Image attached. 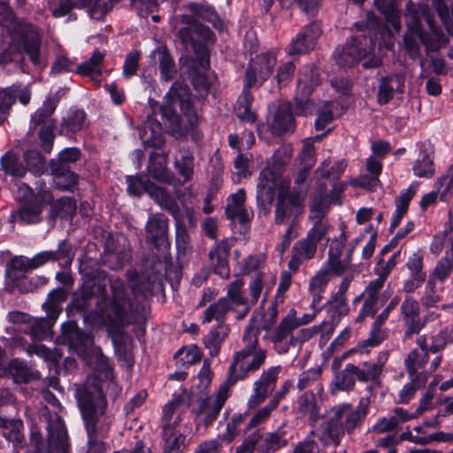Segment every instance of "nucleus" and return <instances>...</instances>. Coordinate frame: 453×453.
<instances>
[{
	"label": "nucleus",
	"instance_id": "58",
	"mask_svg": "<svg viewBox=\"0 0 453 453\" xmlns=\"http://www.w3.org/2000/svg\"><path fill=\"white\" fill-rule=\"evenodd\" d=\"M196 8L197 6L196 4H190V10L196 12L198 17L211 22L213 27L219 31L224 29V24L222 20L212 8L208 5H202L199 10H196Z\"/></svg>",
	"mask_w": 453,
	"mask_h": 453
},
{
	"label": "nucleus",
	"instance_id": "17",
	"mask_svg": "<svg viewBox=\"0 0 453 453\" xmlns=\"http://www.w3.org/2000/svg\"><path fill=\"white\" fill-rule=\"evenodd\" d=\"M320 35L321 28L319 24L314 22L304 27L287 47V54L289 56L304 54L313 50Z\"/></svg>",
	"mask_w": 453,
	"mask_h": 453
},
{
	"label": "nucleus",
	"instance_id": "57",
	"mask_svg": "<svg viewBox=\"0 0 453 453\" xmlns=\"http://www.w3.org/2000/svg\"><path fill=\"white\" fill-rule=\"evenodd\" d=\"M265 257L263 255H250L239 262V269L242 274L259 273L264 267Z\"/></svg>",
	"mask_w": 453,
	"mask_h": 453
},
{
	"label": "nucleus",
	"instance_id": "50",
	"mask_svg": "<svg viewBox=\"0 0 453 453\" xmlns=\"http://www.w3.org/2000/svg\"><path fill=\"white\" fill-rule=\"evenodd\" d=\"M397 2H374L376 7L384 15V18L391 27L398 31L400 29V14Z\"/></svg>",
	"mask_w": 453,
	"mask_h": 453
},
{
	"label": "nucleus",
	"instance_id": "15",
	"mask_svg": "<svg viewBox=\"0 0 453 453\" xmlns=\"http://www.w3.org/2000/svg\"><path fill=\"white\" fill-rule=\"evenodd\" d=\"M229 385L227 381L221 384L215 395L208 396L200 403L197 417L205 426H209L218 418L229 397Z\"/></svg>",
	"mask_w": 453,
	"mask_h": 453
},
{
	"label": "nucleus",
	"instance_id": "12",
	"mask_svg": "<svg viewBox=\"0 0 453 453\" xmlns=\"http://www.w3.org/2000/svg\"><path fill=\"white\" fill-rule=\"evenodd\" d=\"M277 64V57L273 52L261 53L252 58L246 70L244 81L258 88L269 79Z\"/></svg>",
	"mask_w": 453,
	"mask_h": 453
},
{
	"label": "nucleus",
	"instance_id": "10",
	"mask_svg": "<svg viewBox=\"0 0 453 453\" xmlns=\"http://www.w3.org/2000/svg\"><path fill=\"white\" fill-rule=\"evenodd\" d=\"M127 192L130 195L140 196L148 193L162 208L173 211L175 203L171 195L160 187L156 186L145 176H127Z\"/></svg>",
	"mask_w": 453,
	"mask_h": 453
},
{
	"label": "nucleus",
	"instance_id": "53",
	"mask_svg": "<svg viewBox=\"0 0 453 453\" xmlns=\"http://www.w3.org/2000/svg\"><path fill=\"white\" fill-rule=\"evenodd\" d=\"M244 280L241 278L236 279L231 282L227 288V295L224 298H227L232 307L237 305H245L248 303V299L242 295V288Z\"/></svg>",
	"mask_w": 453,
	"mask_h": 453
},
{
	"label": "nucleus",
	"instance_id": "41",
	"mask_svg": "<svg viewBox=\"0 0 453 453\" xmlns=\"http://www.w3.org/2000/svg\"><path fill=\"white\" fill-rule=\"evenodd\" d=\"M58 100L55 98H47L42 105L31 116L30 123L33 127L44 125L45 123L57 122L50 119V116L55 111Z\"/></svg>",
	"mask_w": 453,
	"mask_h": 453
},
{
	"label": "nucleus",
	"instance_id": "33",
	"mask_svg": "<svg viewBox=\"0 0 453 453\" xmlns=\"http://www.w3.org/2000/svg\"><path fill=\"white\" fill-rule=\"evenodd\" d=\"M233 309L227 298H219L217 302L210 304L203 311L202 323L207 324L212 320L224 323L226 315Z\"/></svg>",
	"mask_w": 453,
	"mask_h": 453
},
{
	"label": "nucleus",
	"instance_id": "46",
	"mask_svg": "<svg viewBox=\"0 0 453 453\" xmlns=\"http://www.w3.org/2000/svg\"><path fill=\"white\" fill-rule=\"evenodd\" d=\"M453 270V241L449 243V250L445 252V255L438 261L435 268L430 276L438 280L439 282H443L451 273Z\"/></svg>",
	"mask_w": 453,
	"mask_h": 453
},
{
	"label": "nucleus",
	"instance_id": "20",
	"mask_svg": "<svg viewBox=\"0 0 453 453\" xmlns=\"http://www.w3.org/2000/svg\"><path fill=\"white\" fill-rule=\"evenodd\" d=\"M399 302L400 298L398 296H394L388 304V306L383 310V311L373 322L370 337L357 345V349L361 353L368 351L366 349V347H375L383 342V340L386 337V334L385 332L382 331L380 327L382 324L385 322V320L388 319L390 311L395 308Z\"/></svg>",
	"mask_w": 453,
	"mask_h": 453
},
{
	"label": "nucleus",
	"instance_id": "43",
	"mask_svg": "<svg viewBox=\"0 0 453 453\" xmlns=\"http://www.w3.org/2000/svg\"><path fill=\"white\" fill-rule=\"evenodd\" d=\"M296 411L301 416L308 417L311 420H315L318 418L319 410L312 392H305L299 396Z\"/></svg>",
	"mask_w": 453,
	"mask_h": 453
},
{
	"label": "nucleus",
	"instance_id": "24",
	"mask_svg": "<svg viewBox=\"0 0 453 453\" xmlns=\"http://www.w3.org/2000/svg\"><path fill=\"white\" fill-rule=\"evenodd\" d=\"M246 194L243 188L230 195L227 198L226 214L231 219H238L241 223L249 221L253 217L250 209L244 207Z\"/></svg>",
	"mask_w": 453,
	"mask_h": 453
},
{
	"label": "nucleus",
	"instance_id": "56",
	"mask_svg": "<svg viewBox=\"0 0 453 453\" xmlns=\"http://www.w3.org/2000/svg\"><path fill=\"white\" fill-rule=\"evenodd\" d=\"M80 8H86L91 19L99 20L112 8V2H82Z\"/></svg>",
	"mask_w": 453,
	"mask_h": 453
},
{
	"label": "nucleus",
	"instance_id": "48",
	"mask_svg": "<svg viewBox=\"0 0 453 453\" xmlns=\"http://www.w3.org/2000/svg\"><path fill=\"white\" fill-rule=\"evenodd\" d=\"M332 203L331 199L326 194V188H321L312 198V202L310 206V217L312 219H324L325 214Z\"/></svg>",
	"mask_w": 453,
	"mask_h": 453
},
{
	"label": "nucleus",
	"instance_id": "8",
	"mask_svg": "<svg viewBox=\"0 0 453 453\" xmlns=\"http://www.w3.org/2000/svg\"><path fill=\"white\" fill-rule=\"evenodd\" d=\"M181 42L185 45L192 47L203 69L209 67V55L205 45L213 43L215 37L213 33L204 25L193 21L188 27L179 31Z\"/></svg>",
	"mask_w": 453,
	"mask_h": 453
},
{
	"label": "nucleus",
	"instance_id": "7",
	"mask_svg": "<svg viewBox=\"0 0 453 453\" xmlns=\"http://www.w3.org/2000/svg\"><path fill=\"white\" fill-rule=\"evenodd\" d=\"M290 180L282 179L275 205V223L297 222L305 211L306 189L289 191Z\"/></svg>",
	"mask_w": 453,
	"mask_h": 453
},
{
	"label": "nucleus",
	"instance_id": "64",
	"mask_svg": "<svg viewBox=\"0 0 453 453\" xmlns=\"http://www.w3.org/2000/svg\"><path fill=\"white\" fill-rule=\"evenodd\" d=\"M435 190L440 194V199L447 202L451 197V189L453 188V179L447 173L440 176L434 183Z\"/></svg>",
	"mask_w": 453,
	"mask_h": 453
},
{
	"label": "nucleus",
	"instance_id": "5",
	"mask_svg": "<svg viewBox=\"0 0 453 453\" xmlns=\"http://www.w3.org/2000/svg\"><path fill=\"white\" fill-rule=\"evenodd\" d=\"M292 156V145L285 144L274 152L270 161H268L267 166L260 172L257 184V202L260 208L265 211L268 210L274 198L279 175L284 167L289 164Z\"/></svg>",
	"mask_w": 453,
	"mask_h": 453
},
{
	"label": "nucleus",
	"instance_id": "62",
	"mask_svg": "<svg viewBox=\"0 0 453 453\" xmlns=\"http://www.w3.org/2000/svg\"><path fill=\"white\" fill-rule=\"evenodd\" d=\"M296 65L293 62L281 63L276 72L275 80L280 88L286 87L292 81Z\"/></svg>",
	"mask_w": 453,
	"mask_h": 453
},
{
	"label": "nucleus",
	"instance_id": "61",
	"mask_svg": "<svg viewBox=\"0 0 453 453\" xmlns=\"http://www.w3.org/2000/svg\"><path fill=\"white\" fill-rule=\"evenodd\" d=\"M54 261H58L59 265L68 266L73 259V252L71 244L66 241L59 242L58 250H52Z\"/></svg>",
	"mask_w": 453,
	"mask_h": 453
},
{
	"label": "nucleus",
	"instance_id": "52",
	"mask_svg": "<svg viewBox=\"0 0 453 453\" xmlns=\"http://www.w3.org/2000/svg\"><path fill=\"white\" fill-rule=\"evenodd\" d=\"M85 121L86 114L84 111L73 110L63 119L62 129L71 133L78 132L85 127Z\"/></svg>",
	"mask_w": 453,
	"mask_h": 453
},
{
	"label": "nucleus",
	"instance_id": "19",
	"mask_svg": "<svg viewBox=\"0 0 453 453\" xmlns=\"http://www.w3.org/2000/svg\"><path fill=\"white\" fill-rule=\"evenodd\" d=\"M429 359L428 354L424 349H413L404 359V367L410 380L419 383H426L428 372L424 370Z\"/></svg>",
	"mask_w": 453,
	"mask_h": 453
},
{
	"label": "nucleus",
	"instance_id": "60",
	"mask_svg": "<svg viewBox=\"0 0 453 453\" xmlns=\"http://www.w3.org/2000/svg\"><path fill=\"white\" fill-rule=\"evenodd\" d=\"M425 384L426 383H419L416 380H410V381L404 384L399 390L395 403L400 404L409 403L414 397L417 390L424 387Z\"/></svg>",
	"mask_w": 453,
	"mask_h": 453
},
{
	"label": "nucleus",
	"instance_id": "16",
	"mask_svg": "<svg viewBox=\"0 0 453 453\" xmlns=\"http://www.w3.org/2000/svg\"><path fill=\"white\" fill-rule=\"evenodd\" d=\"M295 314H296V311L291 310L270 337L276 352L279 354L287 353L289 347L294 346L297 342V339L293 335V331L296 328Z\"/></svg>",
	"mask_w": 453,
	"mask_h": 453
},
{
	"label": "nucleus",
	"instance_id": "25",
	"mask_svg": "<svg viewBox=\"0 0 453 453\" xmlns=\"http://www.w3.org/2000/svg\"><path fill=\"white\" fill-rule=\"evenodd\" d=\"M404 83L405 76L402 73L381 78L377 95L380 104H388L394 97L395 90L403 92Z\"/></svg>",
	"mask_w": 453,
	"mask_h": 453
},
{
	"label": "nucleus",
	"instance_id": "23",
	"mask_svg": "<svg viewBox=\"0 0 453 453\" xmlns=\"http://www.w3.org/2000/svg\"><path fill=\"white\" fill-rule=\"evenodd\" d=\"M317 249L318 247L307 236L298 240L292 248L291 259L288 265L289 271L297 272L303 262L315 257Z\"/></svg>",
	"mask_w": 453,
	"mask_h": 453
},
{
	"label": "nucleus",
	"instance_id": "42",
	"mask_svg": "<svg viewBox=\"0 0 453 453\" xmlns=\"http://www.w3.org/2000/svg\"><path fill=\"white\" fill-rule=\"evenodd\" d=\"M356 379L352 369V364H347L342 371L335 376L331 387L332 394L337 391H349L355 387Z\"/></svg>",
	"mask_w": 453,
	"mask_h": 453
},
{
	"label": "nucleus",
	"instance_id": "9",
	"mask_svg": "<svg viewBox=\"0 0 453 453\" xmlns=\"http://www.w3.org/2000/svg\"><path fill=\"white\" fill-rule=\"evenodd\" d=\"M319 83V76L315 65H304L300 71L295 96V111L297 114L311 113V104L309 98Z\"/></svg>",
	"mask_w": 453,
	"mask_h": 453
},
{
	"label": "nucleus",
	"instance_id": "32",
	"mask_svg": "<svg viewBox=\"0 0 453 453\" xmlns=\"http://www.w3.org/2000/svg\"><path fill=\"white\" fill-rule=\"evenodd\" d=\"M417 188L411 185L408 188L403 190L399 196L395 199V210L392 217L390 230L393 231L397 227L406 214L410 202L416 194Z\"/></svg>",
	"mask_w": 453,
	"mask_h": 453
},
{
	"label": "nucleus",
	"instance_id": "54",
	"mask_svg": "<svg viewBox=\"0 0 453 453\" xmlns=\"http://www.w3.org/2000/svg\"><path fill=\"white\" fill-rule=\"evenodd\" d=\"M202 353L196 345H189L180 349L176 354L177 363L181 365H192L201 360Z\"/></svg>",
	"mask_w": 453,
	"mask_h": 453
},
{
	"label": "nucleus",
	"instance_id": "14",
	"mask_svg": "<svg viewBox=\"0 0 453 453\" xmlns=\"http://www.w3.org/2000/svg\"><path fill=\"white\" fill-rule=\"evenodd\" d=\"M400 319L404 326V339L418 334L426 326V320L420 317L419 303L412 296H406L400 306Z\"/></svg>",
	"mask_w": 453,
	"mask_h": 453
},
{
	"label": "nucleus",
	"instance_id": "34",
	"mask_svg": "<svg viewBox=\"0 0 453 453\" xmlns=\"http://www.w3.org/2000/svg\"><path fill=\"white\" fill-rule=\"evenodd\" d=\"M294 127V118L291 108L288 104H282L276 111L273 122L272 124L273 132L280 135L281 134L292 130Z\"/></svg>",
	"mask_w": 453,
	"mask_h": 453
},
{
	"label": "nucleus",
	"instance_id": "21",
	"mask_svg": "<svg viewBox=\"0 0 453 453\" xmlns=\"http://www.w3.org/2000/svg\"><path fill=\"white\" fill-rule=\"evenodd\" d=\"M232 245V241L222 240L216 243L209 253L210 264L214 273L224 279H227L230 275L228 255Z\"/></svg>",
	"mask_w": 453,
	"mask_h": 453
},
{
	"label": "nucleus",
	"instance_id": "28",
	"mask_svg": "<svg viewBox=\"0 0 453 453\" xmlns=\"http://www.w3.org/2000/svg\"><path fill=\"white\" fill-rule=\"evenodd\" d=\"M386 280L377 276V278L369 282L363 292L365 298L363 307L360 311V316H373L377 311L378 295L384 286Z\"/></svg>",
	"mask_w": 453,
	"mask_h": 453
},
{
	"label": "nucleus",
	"instance_id": "38",
	"mask_svg": "<svg viewBox=\"0 0 453 453\" xmlns=\"http://www.w3.org/2000/svg\"><path fill=\"white\" fill-rule=\"evenodd\" d=\"M154 58H157L160 75L164 81H171L176 73L173 60L165 46H159L153 51Z\"/></svg>",
	"mask_w": 453,
	"mask_h": 453
},
{
	"label": "nucleus",
	"instance_id": "6",
	"mask_svg": "<svg viewBox=\"0 0 453 453\" xmlns=\"http://www.w3.org/2000/svg\"><path fill=\"white\" fill-rule=\"evenodd\" d=\"M375 43L372 35H361L354 37L347 42L344 46L337 48L334 53V58L341 67H351L364 59L363 65L365 68L378 67L381 59L374 53Z\"/></svg>",
	"mask_w": 453,
	"mask_h": 453
},
{
	"label": "nucleus",
	"instance_id": "27",
	"mask_svg": "<svg viewBox=\"0 0 453 453\" xmlns=\"http://www.w3.org/2000/svg\"><path fill=\"white\" fill-rule=\"evenodd\" d=\"M48 439L51 447L65 451L68 446L67 431L63 419L57 414L48 422Z\"/></svg>",
	"mask_w": 453,
	"mask_h": 453
},
{
	"label": "nucleus",
	"instance_id": "63",
	"mask_svg": "<svg viewBox=\"0 0 453 453\" xmlns=\"http://www.w3.org/2000/svg\"><path fill=\"white\" fill-rule=\"evenodd\" d=\"M24 159L27 163V168L39 174L42 172L45 165V160L42 157L41 153L35 150H30L25 152Z\"/></svg>",
	"mask_w": 453,
	"mask_h": 453
},
{
	"label": "nucleus",
	"instance_id": "30",
	"mask_svg": "<svg viewBox=\"0 0 453 453\" xmlns=\"http://www.w3.org/2000/svg\"><path fill=\"white\" fill-rule=\"evenodd\" d=\"M149 174L161 182H170L173 179L167 169V157L165 154L153 153L147 167Z\"/></svg>",
	"mask_w": 453,
	"mask_h": 453
},
{
	"label": "nucleus",
	"instance_id": "13",
	"mask_svg": "<svg viewBox=\"0 0 453 453\" xmlns=\"http://www.w3.org/2000/svg\"><path fill=\"white\" fill-rule=\"evenodd\" d=\"M280 370V366H272L264 371L259 378L254 381L252 393L247 402L249 410L256 409L265 401L275 388Z\"/></svg>",
	"mask_w": 453,
	"mask_h": 453
},
{
	"label": "nucleus",
	"instance_id": "4",
	"mask_svg": "<svg viewBox=\"0 0 453 453\" xmlns=\"http://www.w3.org/2000/svg\"><path fill=\"white\" fill-rule=\"evenodd\" d=\"M111 295L98 303V317L109 333L119 334L132 320L133 306L121 279L110 280Z\"/></svg>",
	"mask_w": 453,
	"mask_h": 453
},
{
	"label": "nucleus",
	"instance_id": "18",
	"mask_svg": "<svg viewBox=\"0 0 453 453\" xmlns=\"http://www.w3.org/2000/svg\"><path fill=\"white\" fill-rule=\"evenodd\" d=\"M168 107L179 105L180 110L187 114L188 126L193 127L196 122V116L191 105L189 88L180 82H174L165 96Z\"/></svg>",
	"mask_w": 453,
	"mask_h": 453
},
{
	"label": "nucleus",
	"instance_id": "1",
	"mask_svg": "<svg viewBox=\"0 0 453 453\" xmlns=\"http://www.w3.org/2000/svg\"><path fill=\"white\" fill-rule=\"evenodd\" d=\"M369 406V398L362 397L356 407L350 403H341L332 407L325 420L311 433L312 439L308 438L300 442L293 453H321L316 439L324 446L332 443L339 445L345 433L351 434L363 426Z\"/></svg>",
	"mask_w": 453,
	"mask_h": 453
},
{
	"label": "nucleus",
	"instance_id": "59",
	"mask_svg": "<svg viewBox=\"0 0 453 453\" xmlns=\"http://www.w3.org/2000/svg\"><path fill=\"white\" fill-rule=\"evenodd\" d=\"M245 421V414H234L231 420L227 422L225 433L222 434L221 439L226 443L231 442L239 434L240 426Z\"/></svg>",
	"mask_w": 453,
	"mask_h": 453
},
{
	"label": "nucleus",
	"instance_id": "26",
	"mask_svg": "<svg viewBox=\"0 0 453 453\" xmlns=\"http://www.w3.org/2000/svg\"><path fill=\"white\" fill-rule=\"evenodd\" d=\"M412 171L415 176L418 178L430 179L435 173L433 150L430 144L422 143L419 149V154L415 160Z\"/></svg>",
	"mask_w": 453,
	"mask_h": 453
},
{
	"label": "nucleus",
	"instance_id": "36",
	"mask_svg": "<svg viewBox=\"0 0 453 453\" xmlns=\"http://www.w3.org/2000/svg\"><path fill=\"white\" fill-rule=\"evenodd\" d=\"M63 342H66L70 348H78L89 342L88 335L82 333L76 323L70 321L63 324L62 336Z\"/></svg>",
	"mask_w": 453,
	"mask_h": 453
},
{
	"label": "nucleus",
	"instance_id": "45",
	"mask_svg": "<svg viewBox=\"0 0 453 453\" xmlns=\"http://www.w3.org/2000/svg\"><path fill=\"white\" fill-rule=\"evenodd\" d=\"M325 134L306 138L303 142V148L297 160L301 167L310 170L315 164L314 142L320 141Z\"/></svg>",
	"mask_w": 453,
	"mask_h": 453
},
{
	"label": "nucleus",
	"instance_id": "29",
	"mask_svg": "<svg viewBox=\"0 0 453 453\" xmlns=\"http://www.w3.org/2000/svg\"><path fill=\"white\" fill-rule=\"evenodd\" d=\"M229 328L225 323H219L212 327L203 338L205 349L209 350L211 357L219 354L221 345L227 337Z\"/></svg>",
	"mask_w": 453,
	"mask_h": 453
},
{
	"label": "nucleus",
	"instance_id": "55",
	"mask_svg": "<svg viewBox=\"0 0 453 453\" xmlns=\"http://www.w3.org/2000/svg\"><path fill=\"white\" fill-rule=\"evenodd\" d=\"M180 157L176 159L175 167L185 180H188L193 174L194 157L188 150H180Z\"/></svg>",
	"mask_w": 453,
	"mask_h": 453
},
{
	"label": "nucleus",
	"instance_id": "40",
	"mask_svg": "<svg viewBox=\"0 0 453 453\" xmlns=\"http://www.w3.org/2000/svg\"><path fill=\"white\" fill-rule=\"evenodd\" d=\"M43 203L37 199L24 202L19 210V219L26 224H35L41 220Z\"/></svg>",
	"mask_w": 453,
	"mask_h": 453
},
{
	"label": "nucleus",
	"instance_id": "22",
	"mask_svg": "<svg viewBox=\"0 0 453 453\" xmlns=\"http://www.w3.org/2000/svg\"><path fill=\"white\" fill-rule=\"evenodd\" d=\"M167 219L162 214L152 215L149 218L146 231L147 237L158 249L166 250L169 247L167 242Z\"/></svg>",
	"mask_w": 453,
	"mask_h": 453
},
{
	"label": "nucleus",
	"instance_id": "31",
	"mask_svg": "<svg viewBox=\"0 0 453 453\" xmlns=\"http://www.w3.org/2000/svg\"><path fill=\"white\" fill-rule=\"evenodd\" d=\"M255 86L244 81L243 89L237 100L236 114L242 120L253 123L256 120V114L250 107L253 102V96L250 88Z\"/></svg>",
	"mask_w": 453,
	"mask_h": 453
},
{
	"label": "nucleus",
	"instance_id": "3",
	"mask_svg": "<svg viewBox=\"0 0 453 453\" xmlns=\"http://www.w3.org/2000/svg\"><path fill=\"white\" fill-rule=\"evenodd\" d=\"M260 329L250 322L244 329L242 349L234 355L227 383L231 386L248 378L265 364L267 351L259 346Z\"/></svg>",
	"mask_w": 453,
	"mask_h": 453
},
{
	"label": "nucleus",
	"instance_id": "39",
	"mask_svg": "<svg viewBox=\"0 0 453 453\" xmlns=\"http://www.w3.org/2000/svg\"><path fill=\"white\" fill-rule=\"evenodd\" d=\"M288 441L285 438V432L279 428L274 432L267 433L258 446L262 453H273L285 447Z\"/></svg>",
	"mask_w": 453,
	"mask_h": 453
},
{
	"label": "nucleus",
	"instance_id": "11",
	"mask_svg": "<svg viewBox=\"0 0 453 453\" xmlns=\"http://www.w3.org/2000/svg\"><path fill=\"white\" fill-rule=\"evenodd\" d=\"M179 422L180 415L176 413L175 404L173 403H166L162 418L164 453H179L183 445L184 437L175 429Z\"/></svg>",
	"mask_w": 453,
	"mask_h": 453
},
{
	"label": "nucleus",
	"instance_id": "47",
	"mask_svg": "<svg viewBox=\"0 0 453 453\" xmlns=\"http://www.w3.org/2000/svg\"><path fill=\"white\" fill-rule=\"evenodd\" d=\"M0 164L4 173L12 177L22 178L27 173V168L12 151L6 152L1 157Z\"/></svg>",
	"mask_w": 453,
	"mask_h": 453
},
{
	"label": "nucleus",
	"instance_id": "35",
	"mask_svg": "<svg viewBox=\"0 0 453 453\" xmlns=\"http://www.w3.org/2000/svg\"><path fill=\"white\" fill-rule=\"evenodd\" d=\"M330 280V275L321 268L311 279L309 284V292L312 296L311 307L313 309H315L322 300L326 285Z\"/></svg>",
	"mask_w": 453,
	"mask_h": 453
},
{
	"label": "nucleus",
	"instance_id": "51",
	"mask_svg": "<svg viewBox=\"0 0 453 453\" xmlns=\"http://www.w3.org/2000/svg\"><path fill=\"white\" fill-rule=\"evenodd\" d=\"M327 312L332 318V323L337 324L340 319L349 312L347 298H340L332 296L326 303ZM333 326V324H331Z\"/></svg>",
	"mask_w": 453,
	"mask_h": 453
},
{
	"label": "nucleus",
	"instance_id": "2",
	"mask_svg": "<svg viewBox=\"0 0 453 453\" xmlns=\"http://www.w3.org/2000/svg\"><path fill=\"white\" fill-rule=\"evenodd\" d=\"M75 396L88 435V449L86 453H106L110 446L99 440L104 437L111 423V418L106 413L107 402L102 388L97 382L88 380L76 388ZM113 453H127L118 450Z\"/></svg>",
	"mask_w": 453,
	"mask_h": 453
},
{
	"label": "nucleus",
	"instance_id": "37",
	"mask_svg": "<svg viewBox=\"0 0 453 453\" xmlns=\"http://www.w3.org/2000/svg\"><path fill=\"white\" fill-rule=\"evenodd\" d=\"M54 186L62 190H70L78 182V176L65 165L52 167Z\"/></svg>",
	"mask_w": 453,
	"mask_h": 453
},
{
	"label": "nucleus",
	"instance_id": "44",
	"mask_svg": "<svg viewBox=\"0 0 453 453\" xmlns=\"http://www.w3.org/2000/svg\"><path fill=\"white\" fill-rule=\"evenodd\" d=\"M104 54L95 50L91 58L76 67L77 73L83 76L99 77L102 73L101 65Z\"/></svg>",
	"mask_w": 453,
	"mask_h": 453
},
{
	"label": "nucleus",
	"instance_id": "49",
	"mask_svg": "<svg viewBox=\"0 0 453 453\" xmlns=\"http://www.w3.org/2000/svg\"><path fill=\"white\" fill-rule=\"evenodd\" d=\"M330 224L324 219H316L312 227L307 232L306 236L318 247L320 242L326 243L329 241Z\"/></svg>",
	"mask_w": 453,
	"mask_h": 453
}]
</instances>
